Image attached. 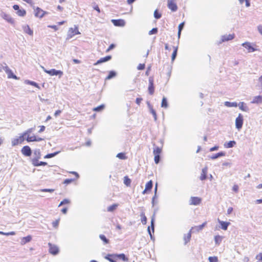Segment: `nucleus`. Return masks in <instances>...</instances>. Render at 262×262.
<instances>
[{"instance_id":"69168bd1","label":"nucleus","mask_w":262,"mask_h":262,"mask_svg":"<svg viewBox=\"0 0 262 262\" xmlns=\"http://www.w3.org/2000/svg\"><path fill=\"white\" fill-rule=\"evenodd\" d=\"M157 198V195H156V194H154V195L152 198V201H151L152 206H154L155 205V204L156 203H157V202H155V199Z\"/></svg>"},{"instance_id":"bf43d9fd","label":"nucleus","mask_w":262,"mask_h":262,"mask_svg":"<svg viewBox=\"0 0 262 262\" xmlns=\"http://www.w3.org/2000/svg\"><path fill=\"white\" fill-rule=\"evenodd\" d=\"M145 68V64L144 63H140L137 67V69L138 70H143Z\"/></svg>"},{"instance_id":"338daca9","label":"nucleus","mask_w":262,"mask_h":262,"mask_svg":"<svg viewBox=\"0 0 262 262\" xmlns=\"http://www.w3.org/2000/svg\"><path fill=\"white\" fill-rule=\"evenodd\" d=\"M256 258L259 260H262V253H260L259 254L257 255Z\"/></svg>"},{"instance_id":"58836bf2","label":"nucleus","mask_w":262,"mask_h":262,"mask_svg":"<svg viewBox=\"0 0 262 262\" xmlns=\"http://www.w3.org/2000/svg\"><path fill=\"white\" fill-rule=\"evenodd\" d=\"M60 152V151H55L54 152L48 154L44 157V158L49 159V158H51L54 157L55 156L57 155Z\"/></svg>"},{"instance_id":"f8f14e48","label":"nucleus","mask_w":262,"mask_h":262,"mask_svg":"<svg viewBox=\"0 0 262 262\" xmlns=\"http://www.w3.org/2000/svg\"><path fill=\"white\" fill-rule=\"evenodd\" d=\"M21 152L26 157H30L32 153L31 148L28 145L24 146L22 148Z\"/></svg>"},{"instance_id":"412c9836","label":"nucleus","mask_w":262,"mask_h":262,"mask_svg":"<svg viewBox=\"0 0 262 262\" xmlns=\"http://www.w3.org/2000/svg\"><path fill=\"white\" fill-rule=\"evenodd\" d=\"M33 154H34V155L35 156V157L33 158L31 160V162L32 163H33V161L34 160H36L37 161H38V160H39L40 158V157H41V152H40L39 149H35L34 150Z\"/></svg>"},{"instance_id":"ea45409f","label":"nucleus","mask_w":262,"mask_h":262,"mask_svg":"<svg viewBox=\"0 0 262 262\" xmlns=\"http://www.w3.org/2000/svg\"><path fill=\"white\" fill-rule=\"evenodd\" d=\"M99 238L103 242L104 245L110 243V240L103 234H100Z\"/></svg>"},{"instance_id":"8fccbe9b","label":"nucleus","mask_w":262,"mask_h":262,"mask_svg":"<svg viewBox=\"0 0 262 262\" xmlns=\"http://www.w3.org/2000/svg\"><path fill=\"white\" fill-rule=\"evenodd\" d=\"M116 157L121 160H125L126 158V157L125 156V155L124 152L118 153Z\"/></svg>"},{"instance_id":"f3484780","label":"nucleus","mask_w":262,"mask_h":262,"mask_svg":"<svg viewBox=\"0 0 262 262\" xmlns=\"http://www.w3.org/2000/svg\"><path fill=\"white\" fill-rule=\"evenodd\" d=\"M201 202V199L196 196H191L190 200V204L193 205H198Z\"/></svg>"},{"instance_id":"4c0bfd02","label":"nucleus","mask_w":262,"mask_h":262,"mask_svg":"<svg viewBox=\"0 0 262 262\" xmlns=\"http://www.w3.org/2000/svg\"><path fill=\"white\" fill-rule=\"evenodd\" d=\"M225 105L227 107H237V103L236 102H229V101H226L225 102Z\"/></svg>"},{"instance_id":"6ab92c4d","label":"nucleus","mask_w":262,"mask_h":262,"mask_svg":"<svg viewBox=\"0 0 262 262\" xmlns=\"http://www.w3.org/2000/svg\"><path fill=\"white\" fill-rule=\"evenodd\" d=\"M218 222L221 225V228L224 230H226L228 226L230 225V223L228 222L222 221L218 219Z\"/></svg>"},{"instance_id":"e433bc0d","label":"nucleus","mask_w":262,"mask_h":262,"mask_svg":"<svg viewBox=\"0 0 262 262\" xmlns=\"http://www.w3.org/2000/svg\"><path fill=\"white\" fill-rule=\"evenodd\" d=\"M118 206V205L117 204H114L107 207V211L110 212H113L117 209Z\"/></svg>"},{"instance_id":"603ef678","label":"nucleus","mask_w":262,"mask_h":262,"mask_svg":"<svg viewBox=\"0 0 262 262\" xmlns=\"http://www.w3.org/2000/svg\"><path fill=\"white\" fill-rule=\"evenodd\" d=\"M161 160V156L160 155H154V161L155 163L157 164H159Z\"/></svg>"},{"instance_id":"864d4df0","label":"nucleus","mask_w":262,"mask_h":262,"mask_svg":"<svg viewBox=\"0 0 262 262\" xmlns=\"http://www.w3.org/2000/svg\"><path fill=\"white\" fill-rule=\"evenodd\" d=\"M158 29L157 28H154L148 32L149 35L156 34H157Z\"/></svg>"},{"instance_id":"09e8293b","label":"nucleus","mask_w":262,"mask_h":262,"mask_svg":"<svg viewBox=\"0 0 262 262\" xmlns=\"http://www.w3.org/2000/svg\"><path fill=\"white\" fill-rule=\"evenodd\" d=\"M154 16L156 19H160L161 17L162 14L161 13L158 12V10L157 9H156L154 11Z\"/></svg>"},{"instance_id":"f257e3e1","label":"nucleus","mask_w":262,"mask_h":262,"mask_svg":"<svg viewBox=\"0 0 262 262\" xmlns=\"http://www.w3.org/2000/svg\"><path fill=\"white\" fill-rule=\"evenodd\" d=\"M43 71L49 74L51 76H58L60 78L63 75V72L60 70H57L55 69H52L51 70H47L44 67H42Z\"/></svg>"},{"instance_id":"aec40b11","label":"nucleus","mask_w":262,"mask_h":262,"mask_svg":"<svg viewBox=\"0 0 262 262\" xmlns=\"http://www.w3.org/2000/svg\"><path fill=\"white\" fill-rule=\"evenodd\" d=\"M207 171L208 168L206 166L202 169L201 174L200 177V179L201 181L205 180L207 179Z\"/></svg>"},{"instance_id":"79ce46f5","label":"nucleus","mask_w":262,"mask_h":262,"mask_svg":"<svg viewBox=\"0 0 262 262\" xmlns=\"http://www.w3.org/2000/svg\"><path fill=\"white\" fill-rule=\"evenodd\" d=\"M140 216L141 217V223L143 225H145L147 223V217H146L144 212H141Z\"/></svg>"},{"instance_id":"473e14b6","label":"nucleus","mask_w":262,"mask_h":262,"mask_svg":"<svg viewBox=\"0 0 262 262\" xmlns=\"http://www.w3.org/2000/svg\"><path fill=\"white\" fill-rule=\"evenodd\" d=\"M262 102V96L260 95L255 96L254 97L252 103H260Z\"/></svg>"},{"instance_id":"c85d7f7f","label":"nucleus","mask_w":262,"mask_h":262,"mask_svg":"<svg viewBox=\"0 0 262 262\" xmlns=\"http://www.w3.org/2000/svg\"><path fill=\"white\" fill-rule=\"evenodd\" d=\"M32 239L31 235H28L27 236L24 237L20 242V243L22 245H24L29 242H30Z\"/></svg>"},{"instance_id":"a878e982","label":"nucleus","mask_w":262,"mask_h":262,"mask_svg":"<svg viewBox=\"0 0 262 262\" xmlns=\"http://www.w3.org/2000/svg\"><path fill=\"white\" fill-rule=\"evenodd\" d=\"M225 155H226L225 152L220 151L219 152H217L216 154L213 155L211 157H210V159H211L212 160H215L220 157L225 156Z\"/></svg>"},{"instance_id":"7c9ffc66","label":"nucleus","mask_w":262,"mask_h":262,"mask_svg":"<svg viewBox=\"0 0 262 262\" xmlns=\"http://www.w3.org/2000/svg\"><path fill=\"white\" fill-rule=\"evenodd\" d=\"M239 108L242 110L243 111L247 112L249 111V108L247 106L246 104L244 102H239L238 104Z\"/></svg>"},{"instance_id":"9d476101","label":"nucleus","mask_w":262,"mask_h":262,"mask_svg":"<svg viewBox=\"0 0 262 262\" xmlns=\"http://www.w3.org/2000/svg\"><path fill=\"white\" fill-rule=\"evenodd\" d=\"M234 37H235V35L234 34H228V35L226 34V35H222L221 36V39L220 41H219L218 44L220 45V44L223 43V42L231 40L233 39H234Z\"/></svg>"},{"instance_id":"f704fd0d","label":"nucleus","mask_w":262,"mask_h":262,"mask_svg":"<svg viewBox=\"0 0 262 262\" xmlns=\"http://www.w3.org/2000/svg\"><path fill=\"white\" fill-rule=\"evenodd\" d=\"M168 106V103L167 99L166 97H163L161 102V107L164 108H167Z\"/></svg>"},{"instance_id":"7ed1b4c3","label":"nucleus","mask_w":262,"mask_h":262,"mask_svg":"<svg viewBox=\"0 0 262 262\" xmlns=\"http://www.w3.org/2000/svg\"><path fill=\"white\" fill-rule=\"evenodd\" d=\"M244 122L243 116L241 114H239L237 117L235 119V127L239 130L243 127Z\"/></svg>"},{"instance_id":"1a4fd4ad","label":"nucleus","mask_w":262,"mask_h":262,"mask_svg":"<svg viewBox=\"0 0 262 262\" xmlns=\"http://www.w3.org/2000/svg\"><path fill=\"white\" fill-rule=\"evenodd\" d=\"M242 46L248 50V52L249 53L253 52L254 51H256L257 50V49L254 48L252 45V43L250 42H245L242 44Z\"/></svg>"},{"instance_id":"c03bdc74","label":"nucleus","mask_w":262,"mask_h":262,"mask_svg":"<svg viewBox=\"0 0 262 262\" xmlns=\"http://www.w3.org/2000/svg\"><path fill=\"white\" fill-rule=\"evenodd\" d=\"M104 107H105L104 104H101V105L94 108L93 111H95V112H101L104 108Z\"/></svg>"},{"instance_id":"b1692460","label":"nucleus","mask_w":262,"mask_h":262,"mask_svg":"<svg viewBox=\"0 0 262 262\" xmlns=\"http://www.w3.org/2000/svg\"><path fill=\"white\" fill-rule=\"evenodd\" d=\"M153 146H154L153 154L154 155H160L162 152V147L156 146L155 144H153Z\"/></svg>"},{"instance_id":"423d86ee","label":"nucleus","mask_w":262,"mask_h":262,"mask_svg":"<svg viewBox=\"0 0 262 262\" xmlns=\"http://www.w3.org/2000/svg\"><path fill=\"white\" fill-rule=\"evenodd\" d=\"M34 15L36 17H39L40 18H42L46 14H48V12L45 11H43L39 7H36V8L34 10Z\"/></svg>"},{"instance_id":"e2e57ef3","label":"nucleus","mask_w":262,"mask_h":262,"mask_svg":"<svg viewBox=\"0 0 262 262\" xmlns=\"http://www.w3.org/2000/svg\"><path fill=\"white\" fill-rule=\"evenodd\" d=\"M147 231H148V234H149V235L150 236V239L151 240L154 241L155 240V237L152 235V234H151V231H150V226L148 227V228H147Z\"/></svg>"},{"instance_id":"39448f33","label":"nucleus","mask_w":262,"mask_h":262,"mask_svg":"<svg viewBox=\"0 0 262 262\" xmlns=\"http://www.w3.org/2000/svg\"><path fill=\"white\" fill-rule=\"evenodd\" d=\"M13 8L14 10L16 11V13L19 16L23 17L26 14V11L24 9H20L18 5H14Z\"/></svg>"},{"instance_id":"20e7f679","label":"nucleus","mask_w":262,"mask_h":262,"mask_svg":"<svg viewBox=\"0 0 262 262\" xmlns=\"http://www.w3.org/2000/svg\"><path fill=\"white\" fill-rule=\"evenodd\" d=\"M5 64V71L8 75V78H12L17 80L19 79L12 72V71L7 66L6 63Z\"/></svg>"},{"instance_id":"680f3d73","label":"nucleus","mask_w":262,"mask_h":262,"mask_svg":"<svg viewBox=\"0 0 262 262\" xmlns=\"http://www.w3.org/2000/svg\"><path fill=\"white\" fill-rule=\"evenodd\" d=\"M116 47V45L114 44V43H112L110 45V46L108 47V48L106 49V52H109L110 51L114 49Z\"/></svg>"},{"instance_id":"c9c22d12","label":"nucleus","mask_w":262,"mask_h":262,"mask_svg":"<svg viewBox=\"0 0 262 262\" xmlns=\"http://www.w3.org/2000/svg\"><path fill=\"white\" fill-rule=\"evenodd\" d=\"M25 82H26V83L28 84L31 85H32V86H34L38 88V89H40V87L39 86L38 84L35 81L27 80H26Z\"/></svg>"},{"instance_id":"2eb2a0df","label":"nucleus","mask_w":262,"mask_h":262,"mask_svg":"<svg viewBox=\"0 0 262 262\" xmlns=\"http://www.w3.org/2000/svg\"><path fill=\"white\" fill-rule=\"evenodd\" d=\"M112 57L111 55H107L105 57H102L99 60H98L96 62L94 63V66H97L99 64L102 63L103 62H105L108 61L112 59Z\"/></svg>"},{"instance_id":"774afa93","label":"nucleus","mask_w":262,"mask_h":262,"mask_svg":"<svg viewBox=\"0 0 262 262\" xmlns=\"http://www.w3.org/2000/svg\"><path fill=\"white\" fill-rule=\"evenodd\" d=\"M259 33L262 35V25H259L257 27Z\"/></svg>"},{"instance_id":"cd10ccee","label":"nucleus","mask_w":262,"mask_h":262,"mask_svg":"<svg viewBox=\"0 0 262 262\" xmlns=\"http://www.w3.org/2000/svg\"><path fill=\"white\" fill-rule=\"evenodd\" d=\"M206 225V222H204L201 225L192 227L191 229V231L194 230L196 232H199L200 231L202 230L204 228V227Z\"/></svg>"},{"instance_id":"13d9d810","label":"nucleus","mask_w":262,"mask_h":262,"mask_svg":"<svg viewBox=\"0 0 262 262\" xmlns=\"http://www.w3.org/2000/svg\"><path fill=\"white\" fill-rule=\"evenodd\" d=\"M74 179H66L63 181V184L68 185L70 183H71L72 182L74 181Z\"/></svg>"},{"instance_id":"a211bd4d","label":"nucleus","mask_w":262,"mask_h":262,"mask_svg":"<svg viewBox=\"0 0 262 262\" xmlns=\"http://www.w3.org/2000/svg\"><path fill=\"white\" fill-rule=\"evenodd\" d=\"M104 258L110 262H117V258L115 256V254H107Z\"/></svg>"},{"instance_id":"a18cd8bd","label":"nucleus","mask_w":262,"mask_h":262,"mask_svg":"<svg viewBox=\"0 0 262 262\" xmlns=\"http://www.w3.org/2000/svg\"><path fill=\"white\" fill-rule=\"evenodd\" d=\"M34 129H35V127H32V128H29L26 131L24 132L22 134L25 137L26 136L29 135L30 134H31Z\"/></svg>"},{"instance_id":"ddd939ff","label":"nucleus","mask_w":262,"mask_h":262,"mask_svg":"<svg viewBox=\"0 0 262 262\" xmlns=\"http://www.w3.org/2000/svg\"><path fill=\"white\" fill-rule=\"evenodd\" d=\"M167 7L172 12H176L178 10L177 5L173 0L167 1Z\"/></svg>"},{"instance_id":"5fc2aeb1","label":"nucleus","mask_w":262,"mask_h":262,"mask_svg":"<svg viewBox=\"0 0 262 262\" xmlns=\"http://www.w3.org/2000/svg\"><path fill=\"white\" fill-rule=\"evenodd\" d=\"M27 138H25V139L27 140V141L28 142H34L35 140H33L34 138H36V136H30L29 135L28 136H27Z\"/></svg>"},{"instance_id":"4be33fe9","label":"nucleus","mask_w":262,"mask_h":262,"mask_svg":"<svg viewBox=\"0 0 262 262\" xmlns=\"http://www.w3.org/2000/svg\"><path fill=\"white\" fill-rule=\"evenodd\" d=\"M115 256L116 257L117 259H121L123 261H128V258L124 253H116L115 254Z\"/></svg>"},{"instance_id":"f03ea898","label":"nucleus","mask_w":262,"mask_h":262,"mask_svg":"<svg viewBox=\"0 0 262 262\" xmlns=\"http://www.w3.org/2000/svg\"><path fill=\"white\" fill-rule=\"evenodd\" d=\"M75 28H70L68 32L67 39H69L72 38L74 35L80 34V32L78 30V28L77 26L75 25Z\"/></svg>"},{"instance_id":"bb28decb","label":"nucleus","mask_w":262,"mask_h":262,"mask_svg":"<svg viewBox=\"0 0 262 262\" xmlns=\"http://www.w3.org/2000/svg\"><path fill=\"white\" fill-rule=\"evenodd\" d=\"M32 165L34 166L37 167L39 166H46L48 164V163L46 162H43V161H40L39 162L38 160L37 161L36 160H34L33 161V163H32Z\"/></svg>"},{"instance_id":"0eeeda50","label":"nucleus","mask_w":262,"mask_h":262,"mask_svg":"<svg viewBox=\"0 0 262 262\" xmlns=\"http://www.w3.org/2000/svg\"><path fill=\"white\" fill-rule=\"evenodd\" d=\"M48 245L49 247V251L50 253L53 255H56L58 254L59 250L58 247L57 246L53 245L50 243L48 244Z\"/></svg>"},{"instance_id":"052dcab7","label":"nucleus","mask_w":262,"mask_h":262,"mask_svg":"<svg viewBox=\"0 0 262 262\" xmlns=\"http://www.w3.org/2000/svg\"><path fill=\"white\" fill-rule=\"evenodd\" d=\"M150 113L152 115L154 118V120L155 121H157V114H156V112L155 110H152L151 111H150Z\"/></svg>"},{"instance_id":"a19ab883","label":"nucleus","mask_w":262,"mask_h":262,"mask_svg":"<svg viewBox=\"0 0 262 262\" xmlns=\"http://www.w3.org/2000/svg\"><path fill=\"white\" fill-rule=\"evenodd\" d=\"M155 213L153 214L151 219L150 227L151 228L152 231L154 233L155 231Z\"/></svg>"},{"instance_id":"9b49d317","label":"nucleus","mask_w":262,"mask_h":262,"mask_svg":"<svg viewBox=\"0 0 262 262\" xmlns=\"http://www.w3.org/2000/svg\"><path fill=\"white\" fill-rule=\"evenodd\" d=\"M25 140V137L23 136V134H21L18 138L12 140V145L13 146H15L16 145H17L18 144H21Z\"/></svg>"},{"instance_id":"6e6d98bb","label":"nucleus","mask_w":262,"mask_h":262,"mask_svg":"<svg viewBox=\"0 0 262 262\" xmlns=\"http://www.w3.org/2000/svg\"><path fill=\"white\" fill-rule=\"evenodd\" d=\"M54 190H55L54 189L44 188V189H40V191L52 193V192H53L54 191Z\"/></svg>"},{"instance_id":"3c124183","label":"nucleus","mask_w":262,"mask_h":262,"mask_svg":"<svg viewBox=\"0 0 262 262\" xmlns=\"http://www.w3.org/2000/svg\"><path fill=\"white\" fill-rule=\"evenodd\" d=\"M70 203V201L68 199H64L59 203L58 207L62 206L65 204H69Z\"/></svg>"},{"instance_id":"49530a36","label":"nucleus","mask_w":262,"mask_h":262,"mask_svg":"<svg viewBox=\"0 0 262 262\" xmlns=\"http://www.w3.org/2000/svg\"><path fill=\"white\" fill-rule=\"evenodd\" d=\"M222 241V237L220 235H216L214 236V242L216 245H219Z\"/></svg>"},{"instance_id":"c756f323","label":"nucleus","mask_w":262,"mask_h":262,"mask_svg":"<svg viewBox=\"0 0 262 262\" xmlns=\"http://www.w3.org/2000/svg\"><path fill=\"white\" fill-rule=\"evenodd\" d=\"M117 75V73L115 71H110L108 72V75L105 78V80H110L114 77H115Z\"/></svg>"},{"instance_id":"72a5a7b5","label":"nucleus","mask_w":262,"mask_h":262,"mask_svg":"<svg viewBox=\"0 0 262 262\" xmlns=\"http://www.w3.org/2000/svg\"><path fill=\"white\" fill-rule=\"evenodd\" d=\"M153 187V182L152 180L149 181L145 185L146 190H148L149 192L151 191Z\"/></svg>"},{"instance_id":"4468645a","label":"nucleus","mask_w":262,"mask_h":262,"mask_svg":"<svg viewBox=\"0 0 262 262\" xmlns=\"http://www.w3.org/2000/svg\"><path fill=\"white\" fill-rule=\"evenodd\" d=\"M149 85L148 88V93L150 95H152L155 92V86L154 83V78L152 77L149 78Z\"/></svg>"},{"instance_id":"2f4dec72","label":"nucleus","mask_w":262,"mask_h":262,"mask_svg":"<svg viewBox=\"0 0 262 262\" xmlns=\"http://www.w3.org/2000/svg\"><path fill=\"white\" fill-rule=\"evenodd\" d=\"M173 51L172 53V55H171V61L172 62H173L174 60H175L177 56V53H178V47L177 46V47H173Z\"/></svg>"},{"instance_id":"37998d69","label":"nucleus","mask_w":262,"mask_h":262,"mask_svg":"<svg viewBox=\"0 0 262 262\" xmlns=\"http://www.w3.org/2000/svg\"><path fill=\"white\" fill-rule=\"evenodd\" d=\"M131 183V180L128 178V176H125L124 177V184L127 186H130Z\"/></svg>"},{"instance_id":"4d7b16f0","label":"nucleus","mask_w":262,"mask_h":262,"mask_svg":"<svg viewBox=\"0 0 262 262\" xmlns=\"http://www.w3.org/2000/svg\"><path fill=\"white\" fill-rule=\"evenodd\" d=\"M208 260L209 262H218V258L216 256H210Z\"/></svg>"},{"instance_id":"393cba45","label":"nucleus","mask_w":262,"mask_h":262,"mask_svg":"<svg viewBox=\"0 0 262 262\" xmlns=\"http://www.w3.org/2000/svg\"><path fill=\"white\" fill-rule=\"evenodd\" d=\"M236 143L234 140L230 141L227 142H225L224 144V146L226 148H230L233 147Z\"/></svg>"},{"instance_id":"5701e85b","label":"nucleus","mask_w":262,"mask_h":262,"mask_svg":"<svg viewBox=\"0 0 262 262\" xmlns=\"http://www.w3.org/2000/svg\"><path fill=\"white\" fill-rule=\"evenodd\" d=\"M23 29L24 32L28 35L30 36H32L33 35V31L30 28L29 25L23 26Z\"/></svg>"},{"instance_id":"6e6552de","label":"nucleus","mask_w":262,"mask_h":262,"mask_svg":"<svg viewBox=\"0 0 262 262\" xmlns=\"http://www.w3.org/2000/svg\"><path fill=\"white\" fill-rule=\"evenodd\" d=\"M0 16L6 21L11 24V25H13L15 23L14 19L9 15L4 12H2L0 14Z\"/></svg>"},{"instance_id":"0e129e2a","label":"nucleus","mask_w":262,"mask_h":262,"mask_svg":"<svg viewBox=\"0 0 262 262\" xmlns=\"http://www.w3.org/2000/svg\"><path fill=\"white\" fill-rule=\"evenodd\" d=\"M184 26H185V22L184 21H183V22L181 23V24H180L179 26H178V30L182 31V30L184 29Z\"/></svg>"},{"instance_id":"dca6fc26","label":"nucleus","mask_w":262,"mask_h":262,"mask_svg":"<svg viewBox=\"0 0 262 262\" xmlns=\"http://www.w3.org/2000/svg\"><path fill=\"white\" fill-rule=\"evenodd\" d=\"M112 22L115 26L117 27H124L125 25V20L122 19H112Z\"/></svg>"},{"instance_id":"de8ad7c7","label":"nucleus","mask_w":262,"mask_h":262,"mask_svg":"<svg viewBox=\"0 0 262 262\" xmlns=\"http://www.w3.org/2000/svg\"><path fill=\"white\" fill-rule=\"evenodd\" d=\"M191 230H190L189 233L187 234V235L184 237L185 244H186L188 242H189L191 236Z\"/></svg>"}]
</instances>
